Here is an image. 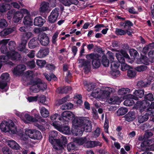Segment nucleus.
Wrapping results in <instances>:
<instances>
[{"instance_id":"41","label":"nucleus","mask_w":154,"mask_h":154,"mask_svg":"<svg viewBox=\"0 0 154 154\" xmlns=\"http://www.w3.org/2000/svg\"><path fill=\"white\" fill-rule=\"evenodd\" d=\"M119 62L112 61L111 62V68L112 71L118 70V68L120 66Z\"/></svg>"},{"instance_id":"54","label":"nucleus","mask_w":154,"mask_h":154,"mask_svg":"<svg viewBox=\"0 0 154 154\" xmlns=\"http://www.w3.org/2000/svg\"><path fill=\"white\" fill-rule=\"evenodd\" d=\"M46 63V61L44 60H38L36 61L37 65L41 67H44Z\"/></svg>"},{"instance_id":"26","label":"nucleus","mask_w":154,"mask_h":154,"mask_svg":"<svg viewBox=\"0 0 154 154\" xmlns=\"http://www.w3.org/2000/svg\"><path fill=\"white\" fill-rule=\"evenodd\" d=\"M151 141V140H148L146 141L143 142L141 144L142 147H145L146 151L149 150H154V144L151 145L148 144Z\"/></svg>"},{"instance_id":"34","label":"nucleus","mask_w":154,"mask_h":154,"mask_svg":"<svg viewBox=\"0 0 154 154\" xmlns=\"http://www.w3.org/2000/svg\"><path fill=\"white\" fill-rule=\"evenodd\" d=\"M15 47L16 44L14 41H11L9 42L8 44V48L10 51L8 53H18L15 51Z\"/></svg>"},{"instance_id":"18","label":"nucleus","mask_w":154,"mask_h":154,"mask_svg":"<svg viewBox=\"0 0 154 154\" xmlns=\"http://www.w3.org/2000/svg\"><path fill=\"white\" fill-rule=\"evenodd\" d=\"M101 143L98 141H90L86 139L84 146L87 148H92L97 146H101Z\"/></svg>"},{"instance_id":"23","label":"nucleus","mask_w":154,"mask_h":154,"mask_svg":"<svg viewBox=\"0 0 154 154\" xmlns=\"http://www.w3.org/2000/svg\"><path fill=\"white\" fill-rule=\"evenodd\" d=\"M49 53V50L47 48H42L38 51L37 57L40 58L45 57L48 55Z\"/></svg>"},{"instance_id":"2","label":"nucleus","mask_w":154,"mask_h":154,"mask_svg":"<svg viewBox=\"0 0 154 154\" xmlns=\"http://www.w3.org/2000/svg\"><path fill=\"white\" fill-rule=\"evenodd\" d=\"M115 91V89L112 88L103 87L100 88H98L93 90L91 95L95 98L106 99Z\"/></svg>"},{"instance_id":"36","label":"nucleus","mask_w":154,"mask_h":154,"mask_svg":"<svg viewBox=\"0 0 154 154\" xmlns=\"http://www.w3.org/2000/svg\"><path fill=\"white\" fill-rule=\"evenodd\" d=\"M154 48V42L149 44L145 46L143 49L142 52L143 53L146 54L148 51L149 52Z\"/></svg>"},{"instance_id":"21","label":"nucleus","mask_w":154,"mask_h":154,"mask_svg":"<svg viewBox=\"0 0 154 154\" xmlns=\"http://www.w3.org/2000/svg\"><path fill=\"white\" fill-rule=\"evenodd\" d=\"M23 17V15L18 11L15 12L13 14V21L15 23H18L21 20Z\"/></svg>"},{"instance_id":"17","label":"nucleus","mask_w":154,"mask_h":154,"mask_svg":"<svg viewBox=\"0 0 154 154\" xmlns=\"http://www.w3.org/2000/svg\"><path fill=\"white\" fill-rule=\"evenodd\" d=\"M57 132L56 131H51L49 133V141L52 145L54 148V145L56 144V140L57 139H54L57 136Z\"/></svg>"},{"instance_id":"45","label":"nucleus","mask_w":154,"mask_h":154,"mask_svg":"<svg viewBox=\"0 0 154 154\" xmlns=\"http://www.w3.org/2000/svg\"><path fill=\"white\" fill-rule=\"evenodd\" d=\"M86 137L76 138L74 141L79 145H85L86 142Z\"/></svg>"},{"instance_id":"29","label":"nucleus","mask_w":154,"mask_h":154,"mask_svg":"<svg viewBox=\"0 0 154 154\" xmlns=\"http://www.w3.org/2000/svg\"><path fill=\"white\" fill-rule=\"evenodd\" d=\"M108 101L109 103L113 104H118L121 102L120 98L117 96H113L108 100Z\"/></svg>"},{"instance_id":"50","label":"nucleus","mask_w":154,"mask_h":154,"mask_svg":"<svg viewBox=\"0 0 154 154\" xmlns=\"http://www.w3.org/2000/svg\"><path fill=\"white\" fill-rule=\"evenodd\" d=\"M130 89L128 88H122L120 89L118 91V94L120 95H123L129 92Z\"/></svg>"},{"instance_id":"37","label":"nucleus","mask_w":154,"mask_h":154,"mask_svg":"<svg viewBox=\"0 0 154 154\" xmlns=\"http://www.w3.org/2000/svg\"><path fill=\"white\" fill-rule=\"evenodd\" d=\"M44 21L41 17H37L34 19V24L35 26H41L43 24Z\"/></svg>"},{"instance_id":"44","label":"nucleus","mask_w":154,"mask_h":154,"mask_svg":"<svg viewBox=\"0 0 154 154\" xmlns=\"http://www.w3.org/2000/svg\"><path fill=\"white\" fill-rule=\"evenodd\" d=\"M148 108H146L143 111H146L147 112H149L151 115H153V109H154V102L151 103L150 105Z\"/></svg>"},{"instance_id":"9","label":"nucleus","mask_w":154,"mask_h":154,"mask_svg":"<svg viewBox=\"0 0 154 154\" xmlns=\"http://www.w3.org/2000/svg\"><path fill=\"white\" fill-rule=\"evenodd\" d=\"M26 134L29 138L34 140H40L42 138L41 133L36 130H26Z\"/></svg>"},{"instance_id":"49","label":"nucleus","mask_w":154,"mask_h":154,"mask_svg":"<svg viewBox=\"0 0 154 154\" xmlns=\"http://www.w3.org/2000/svg\"><path fill=\"white\" fill-rule=\"evenodd\" d=\"M92 64L94 68H98L100 65V61L97 57L96 59H94L92 61Z\"/></svg>"},{"instance_id":"62","label":"nucleus","mask_w":154,"mask_h":154,"mask_svg":"<svg viewBox=\"0 0 154 154\" xmlns=\"http://www.w3.org/2000/svg\"><path fill=\"white\" fill-rule=\"evenodd\" d=\"M100 129L99 128H97L94 132L92 137H93L96 138L98 137L100 135Z\"/></svg>"},{"instance_id":"22","label":"nucleus","mask_w":154,"mask_h":154,"mask_svg":"<svg viewBox=\"0 0 154 154\" xmlns=\"http://www.w3.org/2000/svg\"><path fill=\"white\" fill-rule=\"evenodd\" d=\"M49 8V3L45 2H44L41 3L39 10L40 12L44 13L48 11Z\"/></svg>"},{"instance_id":"15","label":"nucleus","mask_w":154,"mask_h":154,"mask_svg":"<svg viewBox=\"0 0 154 154\" xmlns=\"http://www.w3.org/2000/svg\"><path fill=\"white\" fill-rule=\"evenodd\" d=\"M38 39L42 45L44 46L47 45L49 42V38L47 35L44 33L39 35Z\"/></svg>"},{"instance_id":"19","label":"nucleus","mask_w":154,"mask_h":154,"mask_svg":"<svg viewBox=\"0 0 154 154\" xmlns=\"http://www.w3.org/2000/svg\"><path fill=\"white\" fill-rule=\"evenodd\" d=\"M26 69V66L23 64L19 65L14 68L13 71V73L15 75H19Z\"/></svg>"},{"instance_id":"56","label":"nucleus","mask_w":154,"mask_h":154,"mask_svg":"<svg viewBox=\"0 0 154 154\" xmlns=\"http://www.w3.org/2000/svg\"><path fill=\"white\" fill-rule=\"evenodd\" d=\"M120 75V72L119 70H115L112 71L111 75L112 77L113 78H116L119 76Z\"/></svg>"},{"instance_id":"10","label":"nucleus","mask_w":154,"mask_h":154,"mask_svg":"<svg viewBox=\"0 0 154 154\" xmlns=\"http://www.w3.org/2000/svg\"><path fill=\"white\" fill-rule=\"evenodd\" d=\"M52 125L56 129L65 134H69L71 133L70 128L68 126H61L57 122H53Z\"/></svg>"},{"instance_id":"24","label":"nucleus","mask_w":154,"mask_h":154,"mask_svg":"<svg viewBox=\"0 0 154 154\" xmlns=\"http://www.w3.org/2000/svg\"><path fill=\"white\" fill-rule=\"evenodd\" d=\"M23 23L25 25L32 26L33 25V19L31 17L30 14L26 15L23 18Z\"/></svg>"},{"instance_id":"46","label":"nucleus","mask_w":154,"mask_h":154,"mask_svg":"<svg viewBox=\"0 0 154 154\" xmlns=\"http://www.w3.org/2000/svg\"><path fill=\"white\" fill-rule=\"evenodd\" d=\"M101 62L103 65L105 67H107L109 66V60L105 55H103L102 57Z\"/></svg>"},{"instance_id":"59","label":"nucleus","mask_w":154,"mask_h":154,"mask_svg":"<svg viewBox=\"0 0 154 154\" xmlns=\"http://www.w3.org/2000/svg\"><path fill=\"white\" fill-rule=\"evenodd\" d=\"M69 98V97L68 96H66L62 99H60L58 100V103L59 105H60L66 102L67 100H68Z\"/></svg>"},{"instance_id":"48","label":"nucleus","mask_w":154,"mask_h":154,"mask_svg":"<svg viewBox=\"0 0 154 154\" xmlns=\"http://www.w3.org/2000/svg\"><path fill=\"white\" fill-rule=\"evenodd\" d=\"M27 43V41L26 40H23L18 46V50L20 51H23L26 48Z\"/></svg>"},{"instance_id":"33","label":"nucleus","mask_w":154,"mask_h":154,"mask_svg":"<svg viewBox=\"0 0 154 154\" xmlns=\"http://www.w3.org/2000/svg\"><path fill=\"white\" fill-rule=\"evenodd\" d=\"M151 114L149 112L146 113L144 114L139 116L138 117V122L141 123L146 121L149 118V116Z\"/></svg>"},{"instance_id":"55","label":"nucleus","mask_w":154,"mask_h":154,"mask_svg":"<svg viewBox=\"0 0 154 154\" xmlns=\"http://www.w3.org/2000/svg\"><path fill=\"white\" fill-rule=\"evenodd\" d=\"M116 34L118 35H123L126 34V31L121 29L117 28L115 31Z\"/></svg>"},{"instance_id":"7","label":"nucleus","mask_w":154,"mask_h":154,"mask_svg":"<svg viewBox=\"0 0 154 154\" xmlns=\"http://www.w3.org/2000/svg\"><path fill=\"white\" fill-rule=\"evenodd\" d=\"M20 55L19 53H8L6 56H0V63H6L10 65H13L11 62L8 61L9 59L14 60H18L20 57Z\"/></svg>"},{"instance_id":"30","label":"nucleus","mask_w":154,"mask_h":154,"mask_svg":"<svg viewBox=\"0 0 154 154\" xmlns=\"http://www.w3.org/2000/svg\"><path fill=\"white\" fill-rule=\"evenodd\" d=\"M11 8L10 5L8 4L3 3L0 4V12H5Z\"/></svg>"},{"instance_id":"39","label":"nucleus","mask_w":154,"mask_h":154,"mask_svg":"<svg viewBox=\"0 0 154 154\" xmlns=\"http://www.w3.org/2000/svg\"><path fill=\"white\" fill-rule=\"evenodd\" d=\"M39 110L41 116L43 117L46 118L49 115V113L47 109L44 107L40 108Z\"/></svg>"},{"instance_id":"14","label":"nucleus","mask_w":154,"mask_h":154,"mask_svg":"<svg viewBox=\"0 0 154 154\" xmlns=\"http://www.w3.org/2000/svg\"><path fill=\"white\" fill-rule=\"evenodd\" d=\"M43 85V87L41 88H39V86L38 85L36 79L34 81L33 84L32 86L30 88V90L33 92L36 93L38 92L40 90L44 91L46 89V86L45 84H42Z\"/></svg>"},{"instance_id":"16","label":"nucleus","mask_w":154,"mask_h":154,"mask_svg":"<svg viewBox=\"0 0 154 154\" xmlns=\"http://www.w3.org/2000/svg\"><path fill=\"white\" fill-rule=\"evenodd\" d=\"M62 117H60L59 119L60 121H63L64 118L66 119H72L74 116L72 113L70 111H65L63 112L61 114Z\"/></svg>"},{"instance_id":"3","label":"nucleus","mask_w":154,"mask_h":154,"mask_svg":"<svg viewBox=\"0 0 154 154\" xmlns=\"http://www.w3.org/2000/svg\"><path fill=\"white\" fill-rule=\"evenodd\" d=\"M14 112L22 121L26 123H28L29 122H35L38 121L41 122H45L44 120L38 114H33L35 118H34L27 113L25 114L23 112L21 113L16 110H14Z\"/></svg>"},{"instance_id":"4","label":"nucleus","mask_w":154,"mask_h":154,"mask_svg":"<svg viewBox=\"0 0 154 154\" xmlns=\"http://www.w3.org/2000/svg\"><path fill=\"white\" fill-rule=\"evenodd\" d=\"M117 59L119 62L122 64L121 69L123 71H125L129 68V66L125 63V60L123 57L128 60V62L132 63L130 60V58L128 55L124 50H121L120 51H118L116 54Z\"/></svg>"},{"instance_id":"1","label":"nucleus","mask_w":154,"mask_h":154,"mask_svg":"<svg viewBox=\"0 0 154 154\" xmlns=\"http://www.w3.org/2000/svg\"><path fill=\"white\" fill-rule=\"evenodd\" d=\"M72 123L71 132L74 136H81L84 131L88 132L92 130L91 122L87 117L75 118Z\"/></svg>"},{"instance_id":"63","label":"nucleus","mask_w":154,"mask_h":154,"mask_svg":"<svg viewBox=\"0 0 154 154\" xmlns=\"http://www.w3.org/2000/svg\"><path fill=\"white\" fill-rule=\"evenodd\" d=\"M107 54L111 62L114 61L115 55L111 51H108L107 53Z\"/></svg>"},{"instance_id":"31","label":"nucleus","mask_w":154,"mask_h":154,"mask_svg":"<svg viewBox=\"0 0 154 154\" xmlns=\"http://www.w3.org/2000/svg\"><path fill=\"white\" fill-rule=\"evenodd\" d=\"M7 143L8 145L12 148L15 149H20V146L14 140H9L7 141Z\"/></svg>"},{"instance_id":"6","label":"nucleus","mask_w":154,"mask_h":154,"mask_svg":"<svg viewBox=\"0 0 154 154\" xmlns=\"http://www.w3.org/2000/svg\"><path fill=\"white\" fill-rule=\"evenodd\" d=\"M0 128L2 131L5 132H11L13 134H16L17 132L16 127L11 120L2 121L0 124Z\"/></svg>"},{"instance_id":"28","label":"nucleus","mask_w":154,"mask_h":154,"mask_svg":"<svg viewBox=\"0 0 154 154\" xmlns=\"http://www.w3.org/2000/svg\"><path fill=\"white\" fill-rule=\"evenodd\" d=\"M38 38H34L31 39L28 44L29 48L33 49L37 46L38 45Z\"/></svg>"},{"instance_id":"25","label":"nucleus","mask_w":154,"mask_h":154,"mask_svg":"<svg viewBox=\"0 0 154 154\" xmlns=\"http://www.w3.org/2000/svg\"><path fill=\"white\" fill-rule=\"evenodd\" d=\"M124 117L125 120L128 122L132 121L136 118L135 113L133 111H130L126 114Z\"/></svg>"},{"instance_id":"35","label":"nucleus","mask_w":154,"mask_h":154,"mask_svg":"<svg viewBox=\"0 0 154 154\" xmlns=\"http://www.w3.org/2000/svg\"><path fill=\"white\" fill-rule=\"evenodd\" d=\"M64 5L69 6L71 4L76 5L78 4L77 0H59Z\"/></svg>"},{"instance_id":"47","label":"nucleus","mask_w":154,"mask_h":154,"mask_svg":"<svg viewBox=\"0 0 154 154\" xmlns=\"http://www.w3.org/2000/svg\"><path fill=\"white\" fill-rule=\"evenodd\" d=\"M136 75V72L133 70L129 69L127 71V76L130 78L135 77Z\"/></svg>"},{"instance_id":"57","label":"nucleus","mask_w":154,"mask_h":154,"mask_svg":"<svg viewBox=\"0 0 154 154\" xmlns=\"http://www.w3.org/2000/svg\"><path fill=\"white\" fill-rule=\"evenodd\" d=\"M130 54L131 56H133L134 58L139 55L137 52L135 50L133 49H131L130 50Z\"/></svg>"},{"instance_id":"12","label":"nucleus","mask_w":154,"mask_h":154,"mask_svg":"<svg viewBox=\"0 0 154 154\" xmlns=\"http://www.w3.org/2000/svg\"><path fill=\"white\" fill-rule=\"evenodd\" d=\"M59 9L56 8L52 10L48 17L49 22L54 23L57 20L59 15Z\"/></svg>"},{"instance_id":"42","label":"nucleus","mask_w":154,"mask_h":154,"mask_svg":"<svg viewBox=\"0 0 154 154\" xmlns=\"http://www.w3.org/2000/svg\"><path fill=\"white\" fill-rule=\"evenodd\" d=\"M128 94L126 95L127 99L124 102V104L126 106H130L132 105L134 103V102L132 99L133 98H128Z\"/></svg>"},{"instance_id":"20","label":"nucleus","mask_w":154,"mask_h":154,"mask_svg":"<svg viewBox=\"0 0 154 154\" xmlns=\"http://www.w3.org/2000/svg\"><path fill=\"white\" fill-rule=\"evenodd\" d=\"M9 40V39H3L0 41V44L2 45L1 48V51L2 53L7 54L9 53L6 45L8 43Z\"/></svg>"},{"instance_id":"32","label":"nucleus","mask_w":154,"mask_h":154,"mask_svg":"<svg viewBox=\"0 0 154 154\" xmlns=\"http://www.w3.org/2000/svg\"><path fill=\"white\" fill-rule=\"evenodd\" d=\"M16 29V28L14 27L8 28L1 31L0 35L2 36H5L13 32Z\"/></svg>"},{"instance_id":"38","label":"nucleus","mask_w":154,"mask_h":154,"mask_svg":"<svg viewBox=\"0 0 154 154\" xmlns=\"http://www.w3.org/2000/svg\"><path fill=\"white\" fill-rule=\"evenodd\" d=\"M137 63L138 64L143 63L146 65H148L149 63L147 57L146 56H143L140 59H137Z\"/></svg>"},{"instance_id":"64","label":"nucleus","mask_w":154,"mask_h":154,"mask_svg":"<svg viewBox=\"0 0 154 154\" xmlns=\"http://www.w3.org/2000/svg\"><path fill=\"white\" fill-rule=\"evenodd\" d=\"M38 97V95L34 97H30L27 98V100L29 102L36 101L37 100Z\"/></svg>"},{"instance_id":"60","label":"nucleus","mask_w":154,"mask_h":154,"mask_svg":"<svg viewBox=\"0 0 154 154\" xmlns=\"http://www.w3.org/2000/svg\"><path fill=\"white\" fill-rule=\"evenodd\" d=\"M7 26V22L5 19H2L0 20V27H5Z\"/></svg>"},{"instance_id":"8","label":"nucleus","mask_w":154,"mask_h":154,"mask_svg":"<svg viewBox=\"0 0 154 154\" xmlns=\"http://www.w3.org/2000/svg\"><path fill=\"white\" fill-rule=\"evenodd\" d=\"M9 76L8 73H5L2 74L0 77V88L2 89H5V92L8 89L7 82L10 80Z\"/></svg>"},{"instance_id":"61","label":"nucleus","mask_w":154,"mask_h":154,"mask_svg":"<svg viewBox=\"0 0 154 154\" xmlns=\"http://www.w3.org/2000/svg\"><path fill=\"white\" fill-rule=\"evenodd\" d=\"M58 34L59 32H56L54 33L53 36L52 37V42L54 44H55L56 43Z\"/></svg>"},{"instance_id":"5","label":"nucleus","mask_w":154,"mask_h":154,"mask_svg":"<svg viewBox=\"0 0 154 154\" xmlns=\"http://www.w3.org/2000/svg\"><path fill=\"white\" fill-rule=\"evenodd\" d=\"M144 100L142 101H138L135 104L137 109L139 108L141 112H143L146 108L150 105V103L148 101H152L154 100L153 96L152 93L146 94L144 97Z\"/></svg>"},{"instance_id":"51","label":"nucleus","mask_w":154,"mask_h":154,"mask_svg":"<svg viewBox=\"0 0 154 154\" xmlns=\"http://www.w3.org/2000/svg\"><path fill=\"white\" fill-rule=\"evenodd\" d=\"M147 69V67L145 65L138 66L135 68V69L136 70L140 72L145 71Z\"/></svg>"},{"instance_id":"27","label":"nucleus","mask_w":154,"mask_h":154,"mask_svg":"<svg viewBox=\"0 0 154 154\" xmlns=\"http://www.w3.org/2000/svg\"><path fill=\"white\" fill-rule=\"evenodd\" d=\"M149 79V81L147 82H144L143 80H140L138 81L137 83V86L139 88L147 87L148 85H150L151 82L153 79L152 77H150L148 78V79Z\"/></svg>"},{"instance_id":"40","label":"nucleus","mask_w":154,"mask_h":154,"mask_svg":"<svg viewBox=\"0 0 154 154\" xmlns=\"http://www.w3.org/2000/svg\"><path fill=\"white\" fill-rule=\"evenodd\" d=\"M121 25L124 27L125 30L129 29L131 26L133 25V23L129 20H126L124 23H121Z\"/></svg>"},{"instance_id":"58","label":"nucleus","mask_w":154,"mask_h":154,"mask_svg":"<svg viewBox=\"0 0 154 154\" xmlns=\"http://www.w3.org/2000/svg\"><path fill=\"white\" fill-rule=\"evenodd\" d=\"M25 75L27 78H33L34 76V74L33 72L31 70H29L25 73Z\"/></svg>"},{"instance_id":"53","label":"nucleus","mask_w":154,"mask_h":154,"mask_svg":"<svg viewBox=\"0 0 154 154\" xmlns=\"http://www.w3.org/2000/svg\"><path fill=\"white\" fill-rule=\"evenodd\" d=\"M82 96L80 94L76 95L75 97V101L77 104H80L82 103Z\"/></svg>"},{"instance_id":"52","label":"nucleus","mask_w":154,"mask_h":154,"mask_svg":"<svg viewBox=\"0 0 154 154\" xmlns=\"http://www.w3.org/2000/svg\"><path fill=\"white\" fill-rule=\"evenodd\" d=\"M75 145L73 142L69 143L67 145V149L69 152L75 149Z\"/></svg>"},{"instance_id":"11","label":"nucleus","mask_w":154,"mask_h":154,"mask_svg":"<svg viewBox=\"0 0 154 154\" xmlns=\"http://www.w3.org/2000/svg\"><path fill=\"white\" fill-rule=\"evenodd\" d=\"M56 144L54 145V148L57 150H59L62 149L63 146L67 143L66 138L64 136H62L61 137L60 140L57 139L56 140Z\"/></svg>"},{"instance_id":"13","label":"nucleus","mask_w":154,"mask_h":154,"mask_svg":"<svg viewBox=\"0 0 154 154\" xmlns=\"http://www.w3.org/2000/svg\"><path fill=\"white\" fill-rule=\"evenodd\" d=\"M144 94L143 90L139 89L136 90L133 93V94H128V98H133L134 100H137L138 98L142 97Z\"/></svg>"},{"instance_id":"43","label":"nucleus","mask_w":154,"mask_h":154,"mask_svg":"<svg viewBox=\"0 0 154 154\" xmlns=\"http://www.w3.org/2000/svg\"><path fill=\"white\" fill-rule=\"evenodd\" d=\"M128 111V109L127 108L122 107L118 109L117 113L119 116H122L125 114Z\"/></svg>"}]
</instances>
